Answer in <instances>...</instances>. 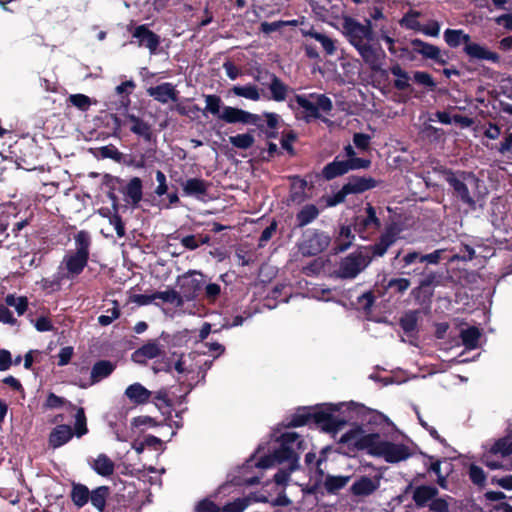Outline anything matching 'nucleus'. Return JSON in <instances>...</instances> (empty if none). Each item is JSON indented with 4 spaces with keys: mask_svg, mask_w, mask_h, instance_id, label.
Segmentation results:
<instances>
[{
    "mask_svg": "<svg viewBox=\"0 0 512 512\" xmlns=\"http://www.w3.org/2000/svg\"><path fill=\"white\" fill-rule=\"evenodd\" d=\"M418 314L419 312L417 310H413L405 313L400 318L399 325L404 333L410 334L417 330Z\"/></svg>",
    "mask_w": 512,
    "mask_h": 512,
    "instance_id": "de8ad7c7",
    "label": "nucleus"
},
{
    "mask_svg": "<svg viewBox=\"0 0 512 512\" xmlns=\"http://www.w3.org/2000/svg\"><path fill=\"white\" fill-rule=\"evenodd\" d=\"M229 142L238 149L246 150L253 146L255 138L250 133L237 134L235 136H230Z\"/></svg>",
    "mask_w": 512,
    "mask_h": 512,
    "instance_id": "603ef678",
    "label": "nucleus"
},
{
    "mask_svg": "<svg viewBox=\"0 0 512 512\" xmlns=\"http://www.w3.org/2000/svg\"><path fill=\"white\" fill-rule=\"evenodd\" d=\"M410 490H413L412 499L417 508H424L428 506L430 501L439 494L438 488L433 485L423 484L413 488L412 483H409L406 486L404 493L407 494Z\"/></svg>",
    "mask_w": 512,
    "mask_h": 512,
    "instance_id": "6ab92c4d",
    "label": "nucleus"
},
{
    "mask_svg": "<svg viewBox=\"0 0 512 512\" xmlns=\"http://www.w3.org/2000/svg\"><path fill=\"white\" fill-rule=\"evenodd\" d=\"M447 499H451L450 496L446 495L445 497H434L433 500L430 501L428 507L432 512H449V503Z\"/></svg>",
    "mask_w": 512,
    "mask_h": 512,
    "instance_id": "69168bd1",
    "label": "nucleus"
},
{
    "mask_svg": "<svg viewBox=\"0 0 512 512\" xmlns=\"http://www.w3.org/2000/svg\"><path fill=\"white\" fill-rule=\"evenodd\" d=\"M121 311L118 306V303L115 301L114 306L110 309L106 310V314L100 315L98 317V323L101 326H108L110 325L115 319H118L120 317Z\"/></svg>",
    "mask_w": 512,
    "mask_h": 512,
    "instance_id": "bf43d9fd",
    "label": "nucleus"
},
{
    "mask_svg": "<svg viewBox=\"0 0 512 512\" xmlns=\"http://www.w3.org/2000/svg\"><path fill=\"white\" fill-rule=\"evenodd\" d=\"M69 102L81 111H87L91 106V99L84 94L70 95Z\"/></svg>",
    "mask_w": 512,
    "mask_h": 512,
    "instance_id": "e2e57ef3",
    "label": "nucleus"
},
{
    "mask_svg": "<svg viewBox=\"0 0 512 512\" xmlns=\"http://www.w3.org/2000/svg\"><path fill=\"white\" fill-rule=\"evenodd\" d=\"M204 98L206 102L204 112H209L220 119L223 107L225 106L221 97L216 94H208L204 95Z\"/></svg>",
    "mask_w": 512,
    "mask_h": 512,
    "instance_id": "49530a36",
    "label": "nucleus"
},
{
    "mask_svg": "<svg viewBox=\"0 0 512 512\" xmlns=\"http://www.w3.org/2000/svg\"><path fill=\"white\" fill-rule=\"evenodd\" d=\"M397 232L393 226H389L380 235L378 241L372 245L363 247L364 252L369 253L371 261L376 257H382L388 249L396 242Z\"/></svg>",
    "mask_w": 512,
    "mask_h": 512,
    "instance_id": "f3484780",
    "label": "nucleus"
},
{
    "mask_svg": "<svg viewBox=\"0 0 512 512\" xmlns=\"http://www.w3.org/2000/svg\"><path fill=\"white\" fill-rule=\"evenodd\" d=\"M421 13L415 10H409L399 21L401 27L406 29L420 31L422 25L417 20L420 17Z\"/></svg>",
    "mask_w": 512,
    "mask_h": 512,
    "instance_id": "09e8293b",
    "label": "nucleus"
},
{
    "mask_svg": "<svg viewBox=\"0 0 512 512\" xmlns=\"http://www.w3.org/2000/svg\"><path fill=\"white\" fill-rule=\"evenodd\" d=\"M249 504V498H237L234 501L226 503L221 508V512H243Z\"/></svg>",
    "mask_w": 512,
    "mask_h": 512,
    "instance_id": "13d9d810",
    "label": "nucleus"
},
{
    "mask_svg": "<svg viewBox=\"0 0 512 512\" xmlns=\"http://www.w3.org/2000/svg\"><path fill=\"white\" fill-rule=\"evenodd\" d=\"M73 430L69 425H57L49 434V446L56 449L71 440L73 437Z\"/></svg>",
    "mask_w": 512,
    "mask_h": 512,
    "instance_id": "cd10ccee",
    "label": "nucleus"
},
{
    "mask_svg": "<svg viewBox=\"0 0 512 512\" xmlns=\"http://www.w3.org/2000/svg\"><path fill=\"white\" fill-rule=\"evenodd\" d=\"M147 94L154 98L161 104H166L168 101L176 102L178 100L179 92L175 89V86L170 82H164L157 86L149 87L146 90Z\"/></svg>",
    "mask_w": 512,
    "mask_h": 512,
    "instance_id": "412c9836",
    "label": "nucleus"
},
{
    "mask_svg": "<svg viewBox=\"0 0 512 512\" xmlns=\"http://www.w3.org/2000/svg\"><path fill=\"white\" fill-rule=\"evenodd\" d=\"M297 140V134L294 130H289L282 133L280 139L281 147L290 155L295 156L296 151L293 147V143Z\"/></svg>",
    "mask_w": 512,
    "mask_h": 512,
    "instance_id": "6e6d98bb",
    "label": "nucleus"
},
{
    "mask_svg": "<svg viewBox=\"0 0 512 512\" xmlns=\"http://www.w3.org/2000/svg\"><path fill=\"white\" fill-rule=\"evenodd\" d=\"M423 278L420 280L419 285L416 287V293L419 294L426 289H431L433 286L440 284L441 274L430 271L423 274Z\"/></svg>",
    "mask_w": 512,
    "mask_h": 512,
    "instance_id": "8fccbe9b",
    "label": "nucleus"
},
{
    "mask_svg": "<svg viewBox=\"0 0 512 512\" xmlns=\"http://www.w3.org/2000/svg\"><path fill=\"white\" fill-rule=\"evenodd\" d=\"M383 282H385V284H384L385 290L386 291L390 290L394 294H403L411 285L410 280L407 278H403V277L390 278L388 280L386 278H384Z\"/></svg>",
    "mask_w": 512,
    "mask_h": 512,
    "instance_id": "a18cd8bd",
    "label": "nucleus"
},
{
    "mask_svg": "<svg viewBox=\"0 0 512 512\" xmlns=\"http://www.w3.org/2000/svg\"><path fill=\"white\" fill-rule=\"evenodd\" d=\"M132 37L137 40L139 47L147 48L151 55L158 54L161 38L158 34L150 30L146 24L136 26L132 32Z\"/></svg>",
    "mask_w": 512,
    "mask_h": 512,
    "instance_id": "dca6fc26",
    "label": "nucleus"
},
{
    "mask_svg": "<svg viewBox=\"0 0 512 512\" xmlns=\"http://www.w3.org/2000/svg\"><path fill=\"white\" fill-rule=\"evenodd\" d=\"M301 33L303 37H309L319 42L327 55H333L336 52L335 41L328 35L316 31L312 25L309 28L301 29Z\"/></svg>",
    "mask_w": 512,
    "mask_h": 512,
    "instance_id": "bb28decb",
    "label": "nucleus"
},
{
    "mask_svg": "<svg viewBox=\"0 0 512 512\" xmlns=\"http://www.w3.org/2000/svg\"><path fill=\"white\" fill-rule=\"evenodd\" d=\"M156 153L155 147L149 146L140 149L138 146H135L133 152L129 155L128 164L138 169L145 168L148 163L155 162L157 159Z\"/></svg>",
    "mask_w": 512,
    "mask_h": 512,
    "instance_id": "4be33fe9",
    "label": "nucleus"
},
{
    "mask_svg": "<svg viewBox=\"0 0 512 512\" xmlns=\"http://www.w3.org/2000/svg\"><path fill=\"white\" fill-rule=\"evenodd\" d=\"M125 396L134 405H143L150 401L153 393L140 383H133L125 390Z\"/></svg>",
    "mask_w": 512,
    "mask_h": 512,
    "instance_id": "a878e982",
    "label": "nucleus"
},
{
    "mask_svg": "<svg viewBox=\"0 0 512 512\" xmlns=\"http://www.w3.org/2000/svg\"><path fill=\"white\" fill-rule=\"evenodd\" d=\"M75 435L80 438L83 435L88 433L87 423H86V416L83 408H79L75 415V426H74V432Z\"/></svg>",
    "mask_w": 512,
    "mask_h": 512,
    "instance_id": "4d7b16f0",
    "label": "nucleus"
},
{
    "mask_svg": "<svg viewBox=\"0 0 512 512\" xmlns=\"http://www.w3.org/2000/svg\"><path fill=\"white\" fill-rule=\"evenodd\" d=\"M235 96L243 97L252 101L260 100L259 89L256 85L233 86L230 90Z\"/></svg>",
    "mask_w": 512,
    "mask_h": 512,
    "instance_id": "c03bdc74",
    "label": "nucleus"
},
{
    "mask_svg": "<svg viewBox=\"0 0 512 512\" xmlns=\"http://www.w3.org/2000/svg\"><path fill=\"white\" fill-rule=\"evenodd\" d=\"M5 303L7 306L14 307L18 315H23L28 308V299L25 296L15 297L13 294H8Z\"/></svg>",
    "mask_w": 512,
    "mask_h": 512,
    "instance_id": "864d4df0",
    "label": "nucleus"
},
{
    "mask_svg": "<svg viewBox=\"0 0 512 512\" xmlns=\"http://www.w3.org/2000/svg\"><path fill=\"white\" fill-rule=\"evenodd\" d=\"M379 487V482L374 481L368 476H361L350 487V492L354 496H369Z\"/></svg>",
    "mask_w": 512,
    "mask_h": 512,
    "instance_id": "7c9ffc66",
    "label": "nucleus"
},
{
    "mask_svg": "<svg viewBox=\"0 0 512 512\" xmlns=\"http://www.w3.org/2000/svg\"><path fill=\"white\" fill-rule=\"evenodd\" d=\"M204 278V274L197 271H189L178 277L177 283L183 302L198 298L205 285Z\"/></svg>",
    "mask_w": 512,
    "mask_h": 512,
    "instance_id": "f8f14e48",
    "label": "nucleus"
},
{
    "mask_svg": "<svg viewBox=\"0 0 512 512\" xmlns=\"http://www.w3.org/2000/svg\"><path fill=\"white\" fill-rule=\"evenodd\" d=\"M469 478L473 484L483 487L486 483V474L484 470L476 464L469 467Z\"/></svg>",
    "mask_w": 512,
    "mask_h": 512,
    "instance_id": "680f3d73",
    "label": "nucleus"
},
{
    "mask_svg": "<svg viewBox=\"0 0 512 512\" xmlns=\"http://www.w3.org/2000/svg\"><path fill=\"white\" fill-rule=\"evenodd\" d=\"M89 501L98 512H115V507L109 508L107 501L111 495L109 486H98L90 491Z\"/></svg>",
    "mask_w": 512,
    "mask_h": 512,
    "instance_id": "5701e85b",
    "label": "nucleus"
},
{
    "mask_svg": "<svg viewBox=\"0 0 512 512\" xmlns=\"http://www.w3.org/2000/svg\"><path fill=\"white\" fill-rule=\"evenodd\" d=\"M352 226L361 239L370 240L381 229L382 223L376 208L371 203H366L363 213L353 218Z\"/></svg>",
    "mask_w": 512,
    "mask_h": 512,
    "instance_id": "9d476101",
    "label": "nucleus"
},
{
    "mask_svg": "<svg viewBox=\"0 0 512 512\" xmlns=\"http://www.w3.org/2000/svg\"><path fill=\"white\" fill-rule=\"evenodd\" d=\"M74 240H75V247H76L74 253L89 258L90 246H91L90 233L86 230H81L77 234H75Z\"/></svg>",
    "mask_w": 512,
    "mask_h": 512,
    "instance_id": "a19ab883",
    "label": "nucleus"
},
{
    "mask_svg": "<svg viewBox=\"0 0 512 512\" xmlns=\"http://www.w3.org/2000/svg\"><path fill=\"white\" fill-rule=\"evenodd\" d=\"M480 337L481 331L476 326H471L466 329H462L460 332L462 344L468 350H473L478 347Z\"/></svg>",
    "mask_w": 512,
    "mask_h": 512,
    "instance_id": "ea45409f",
    "label": "nucleus"
},
{
    "mask_svg": "<svg viewBox=\"0 0 512 512\" xmlns=\"http://www.w3.org/2000/svg\"><path fill=\"white\" fill-rule=\"evenodd\" d=\"M379 185V181L374 179L373 177L366 176H356L352 175L348 178L347 183H345L346 188L350 194H361L373 188H376Z\"/></svg>",
    "mask_w": 512,
    "mask_h": 512,
    "instance_id": "b1692460",
    "label": "nucleus"
},
{
    "mask_svg": "<svg viewBox=\"0 0 512 512\" xmlns=\"http://www.w3.org/2000/svg\"><path fill=\"white\" fill-rule=\"evenodd\" d=\"M109 118L112 121V136L114 137H120L121 128L128 127L133 134L145 142L150 143L154 138L152 126L135 114L126 111L122 118L116 114H110Z\"/></svg>",
    "mask_w": 512,
    "mask_h": 512,
    "instance_id": "0eeeda50",
    "label": "nucleus"
},
{
    "mask_svg": "<svg viewBox=\"0 0 512 512\" xmlns=\"http://www.w3.org/2000/svg\"><path fill=\"white\" fill-rule=\"evenodd\" d=\"M156 299H161L165 303L175 304L176 306H182L184 304L180 291L174 289H168L165 291L155 292Z\"/></svg>",
    "mask_w": 512,
    "mask_h": 512,
    "instance_id": "3c124183",
    "label": "nucleus"
},
{
    "mask_svg": "<svg viewBox=\"0 0 512 512\" xmlns=\"http://www.w3.org/2000/svg\"><path fill=\"white\" fill-rule=\"evenodd\" d=\"M116 369V363L110 360H98L92 366L90 373V380L88 383H81V388H87L88 386L94 385L101 380L109 377Z\"/></svg>",
    "mask_w": 512,
    "mask_h": 512,
    "instance_id": "aec40b11",
    "label": "nucleus"
},
{
    "mask_svg": "<svg viewBox=\"0 0 512 512\" xmlns=\"http://www.w3.org/2000/svg\"><path fill=\"white\" fill-rule=\"evenodd\" d=\"M492 454H501L503 457L512 454V441L505 438L497 440L490 449Z\"/></svg>",
    "mask_w": 512,
    "mask_h": 512,
    "instance_id": "052dcab7",
    "label": "nucleus"
},
{
    "mask_svg": "<svg viewBox=\"0 0 512 512\" xmlns=\"http://www.w3.org/2000/svg\"><path fill=\"white\" fill-rule=\"evenodd\" d=\"M220 120L229 124H252L257 126L259 130H262L263 127L262 119L258 114H253L243 109L231 106L223 107Z\"/></svg>",
    "mask_w": 512,
    "mask_h": 512,
    "instance_id": "4468645a",
    "label": "nucleus"
},
{
    "mask_svg": "<svg viewBox=\"0 0 512 512\" xmlns=\"http://www.w3.org/2000/svg\"><path fill=\"white\" fill-rule=\"evenodd\" d=\"M410 44L413 47V51L420 54L424 59L433 60L435 63L442 66L448 64V51H441L438 46L425 42L419 38L411 39Z\"/></svg>",
    "mask_w": 512,
    "mask_h": 512,
    "instance_id": "2eb2a0df",
    "label": "nucleus"
},
{
    "mask_svg": "<svg viewBox=\"0 0 512 512\" xmlns=\"http://www.w3.org/2000/svg\"><path fill=\"white\" fill-rule=\"evenodd\" d=\"M340 443L352 445L356 450H366L374 457H383L388 463H398L411 455L408 446L381 441L378 433L365 434L361 426L350 429L340 438Z\"/></svg>",
    "mask_w": 512,
    "mask_h": 512,
    "instance_id": "f03ea898",
    "label": "nucleus"
},
{
    "mask_svg": "<svg viewBox=\"0 0 512 512\" xmlns=\"http://www.w3.org/2000/svg\"><path fill=\"white\" fill-rule=\"evenodd\" d=\"M434 171L441 175L449 186V192L454 200L476 210L477 200L470 191L469 185L478 188L480 179L472 171L454 170L446 166L435 167Z\"/></svg>",
    "mask_w": 512,
    "mask_h": 512,
    "instance_id": "7ed1b4c3",
    "label": "nucleus"
},
{
    "mask_svg": "<svg viewBox=\"0 0 512 512\" xmlns=\"http://www.w3.org/2000/svg\"><path fill=\"white\" fill-rule=\"evenodd\" d=\"M136 84L133 80H127L122 82L120 85H118L115 88L116 93L119 95L120 100V106L123 107L125 110L128 109L131 100L130 95L132 94L133 90L135 89Z\"/></svg>",
    "mask_w": 512,
    "mask_h": 512,
    "instance_id": "79ce46f5",
    "label": "nucleus"
},
{
    "mask_svg": "<svg viewBox=\"0 0 512 512\" xmlns=\"http://www.w3.org/2000/svg\"><path fill=\"white\" fill-rule=\"evenodd\" d=\"M97 151V156H100L103 159H112L118 163L122 161L123 154L113 144L99 147L97 148Z\"/></svg>",
    "mask_w": 512,
    "mask_h": 512,
    "instance_id": "5fc2aeb1",
    "label": "nucleus"
},
{
    "mask_svg": "<svg viewBox=\"0 0 512 512\" xmlns=\"http://www.w3.org/2000/svg\"><path fill=\"white\" fill-rule=\"evenodd\" d=\"M355 240V234L353 230V226L351 225H341L339 227L338 234L335 237V247L334 250L336 252H344L353 244Z\"/></svg>",
    "mask_w": 512,
    "mask_h": 512,
    "instance_id": "2f4dec72",
    "label": "nucleus"
},
{
    "mask_svg": "<svg viewBox=\"0 0 512 512\" xmlns=\"http://www.w3.org/2000/svg\"><path fill=\"white\" fill-rule=\"evenodd\" d=\"M290 179L292 183L289 191V200L293 203L300 204L306 199L305 190L307 188V181L297 175L290 177Z\"/></svg>",
    "mask_w": 512,
    "mask_h": 512,
    "instance_id": "c9c22d12",
    "label": "nucleus"
},
{
    "mask_svg": "<svg viewBox=\"0 0 512 512\" xmlns=\"http://www.w3.org/2000/svg\"><path fill=\"white\" fill-rule=\"evenodd\" d=\"M280 446L273 451L277 464L287 462L290 466V471H295L299 468L300 454L294 449H303L305 445L304 440L296 432H285L279 437Z\"/></svg>",
    "mask_w": 512,
    "mask_h": 512,
    "instance_id": "6e6552de",
    "label": "nucleus"
},
{
    "mask_svg": "<svg viewBox=\"0 0 512 512\" xmlns=\"http://www.w3.org/2000/svg\"><path fill=\"white\" fill-rule=\"evenodd\" d=\"M347 173V164L345 160H339V157L337 156L332 162L326 164L322 168L320 176L325 181H331Z\"/></svg>",
    "mask_w": 512,
    "mask_h": 512,
    "instance_id": "c85d7f7f",
    "label": "nucleus"
},
{
    "mask_svg": "<svg viewBox=\"0 0 512 512\" xmlns=\"http://www.w3.org/2000/svg\"><path fill=\"white\" fill-rule=\"evenodd\" d=\"M311 98H316V103L311 102L304 95H295V102L299 107L303 108L305 111V119L308 122L309 118L318 119L320 118V110L325 113L331 112L333 109V104L331 99L325 94H316L311 93L309 95Z\"/></svg>",
    "mask_w": 512,
    "mask_h": 512,
    "instance_id": "ddd939ff",
    "label": "nucleus"
},
{
    "mask_svg": "<svg viewBox=\"0 0 512 512\" xmlns=\"http://www.w3.org/2000/svg\"><path fill=\"white\" fill-rule=\"evenodd\" d=\"M445 250L437 249L431 253L424 254L417 250H408L403 256L399 251L394 257V262L400 275L413 276L423 275L426 271L422 264L437 265L440 263Z\"/></svg>",
    "mask_w": 512,
    "mask_h": 512,
    "instance_id": "423d86ee",
    "label": "nucleus"
},
{
    "mask_svg": "<svg viewBox=\"0 0 512 512\" xmlns=\"http://www.w3.org/2000/svg\"><path fill=\"white\" fill-rule=\"evenodd\" d=\"M370 263L371 257H369V253L360 249L342 258L335 274L341 279H354Z\"/></svg>",
    "mask_w": 512,
    "mask_h": 512,
    "instance_id": "9b49d317",
    "label": "nucleus"
},
{
    "mask_svg": "<svg viewBox=\"0 0 512 512\" xmlns=\"http://www.w3.org/2000/svg\"><path fill=\"white\" fill-rule=\"evenodd\" d=\"M92 469L102 477H109L114 473V462L104 453L97 456L92 464Z\"/></svg>",
    "mask_w": 512,
    "mask_h": 512,
    "instance_id": "e433bc0d",
    "label": "nucleus"
},
{
    "mask_svg": "<svg viewBox=\"0 0 512 512\" xmlns=\"http://www.w3.org/2000/svg\"><path fill=\"white\" fill-rule=\"evenodd\" d=\"M319 208L315 204L304 205L296 214V227L303 228L318 218Z\"/></svg>",
    "mask_w": 512,
    "mask_h": 512,
    "instance_id": "f704fd0d",
    "label": "nucleus"
},
{
    "mask_svg": "<svg viewBox=\"0 0 512 512\" xmlns=\"http://www.w3.org/2000/svg\"><path fill=\"white\" fill-rule=\"evenodd\" d=\"M123 194L130 204L136 206L142 200L143 185L139 177H133L123 189Z\"/></svg>",
    "mask_w": 512,
    "mask_h": 512,
    "instance_id": "473e14b6",
    "label": "nucleus"
},
{
    "mask_svg": "<svg viewBox=\"0 0 512 512\" xmlns=\"http://www.w3.org/2000/svg\"><path fill=\"white\" fill-rule=\"evenodd\" d=\"M196 512H221L220 507L208 498L200 500L196 507Z\"/></svg>",
    "mask_w": 512,
    "mask_h": 512,
    "instance_id": "774afa93",
    "label": "nucleus"
},
{
    "mask_svg": "<svg viewBox=\"0 0 512 512\" xmlns=\"http://www.w3.org/2000/svg\"><path fill=\"white\" fill-rule=\"evenodd\" d=\"M265 77L268 78V88L271 92V99L276 102L285 101L289 92V86L285 84L276 74L265 70Z\"/></svg>",
    "mask_w": 512,
    "mask_h": 512,
    "instance_id": "393cba45",
    "label": "nucleus"
},
{
    "mask_svg": "<svg viewBox=\"0 0 512 512\" xmlns=\"http://www.w3.org/2000/svg\"><path fill=\"white\" fill-rule=\"evenodd\" d=\"M333 410L332 408L324 410L318 406L299 407L292 415L286 418L285 426L296 428L313 423L325 432L336 433L343 428L346 421L335 416L332 413Z\"/></svg>",
    "mask_w": 512,
    "mask_h": 512,
    "instance_id": "20e7f679",
    "label": "nucleus"
},
{
    "mask_svg": "<svg viewBox=\"0 0 512 512\" xmlns=\"http://www.w3.org/2000/svg\"><path fill=\"white\" fill-rule=\"evenodd\" d=\"M181 185L184 195L198 198L205 196L209 188V183L201 178H189Z\"/></svg>",
    "mask_w": 512,
    "mask_h": 512,
    "instance_id": "c756f323",
    "label": "nucleus"
},
{
    "mask_svg": "<svg viewBox=\"0 0 512 512\" xmlns=\"http://www.w3.org/2000/svg\"><path fill=\"white\" fill-rule=\"evenodd\" d=\"M90 496V490L86 485L81 483L72 484L70 497L75 506L78 508L84 507L89 502Z\"/></svg>",
    "mask_w": 512,
    "mask_h": 512,
    "instance_id": "58836bf2",
    "label": "nucleus"
},
{
    "mask_svg": "<svg viewBox=\"0 0 512 512\" xmlns=\"http://www.w3.org/2000/svg\"><path fill=\"white\" fill-rule=\"evenodd\" d=\"M443 37L450 48H457L463 44V52L470 60H487L492 63L500 62V55L498 53L489 50L479 43L472 42L471 36L462 29L448 28L444 31Z\"/></svg>",
    "mask_w": 512,
    "mask_h": 512,
    "instance_id": "39448f33",
    "label": "nucleus"
},
{
    "mask_svg": "<svg viewBox=\"0 0 512 512\" xmlns=\"http://www.w3.org/2000/svg\"><path fill=\"white\" fill-rule=\"evenodd\" d=\"M350 478V476L328 474L323 482L324 489L328 494H337L349 483Z\"/></svg>",
    "mask_w": 512,
    "mask_h": 512,
    "instance_id": "4c0bfd02",
    "label": "nucleus"
},
{
    "mask_svg": "<svg viewBox=\"0 0 512 512\" xmlns=\"http://www.w3.org/2000/svg\"><path fill=\"white\" fill-rule=\"evenodd\" d=\"M109 223L114 226L116 234L119 238H123L126 235L125 224L122 217L118 214L117 209L109 216Z\"/></svg>",
    "mask_w": 512,
    "mask_h": 512,
    "instance_id": "338daca9",
    "label": "nucleus"
},
{
    "mask_svg": "<svg viewBox=\"0 0 512 512\" xmlns=\"http://www.w3.org/2000/svg\"><path fill=\"white\" fill-rule=\"evenodd\" d=\"M390 72L398 77V79L394 80V87L399 91H405L411 88L409 84V75L408 73L402 69L400 64L396 63L395 65L390 67Z\"/></svg>",
    "mask_w": 512,
    "mask_h": 512,
    "instance_id": "37998d69",
    "label": "nucleus"
},
{
    "mask_svg": "<svg viewBox=\"0 0 512 512\" xmlns=\"http://www.w3.org/2000/svg\"><path fill=\"white\" fill-rule=\"evenodd\" d=\"M413 79L417 84L428 87L431 90H433L436 87V82L428 72L415 71L413 74Z\"/></svg>",
    "mask_w": 512,
    "mask_h": 512,
    "instance_id": "0e129e2a",
    "label": "nucleus"
},
{
    "mask_svg": "<svg viewBox=\"0 0 512 512\" xmlns=\"http://www.w3.org/2000/svg\"><path fill=\"white\" fill-rule=\"evenodd\" d=\"M343 28L349 43L357 50L370 70L387 76V71L382 68L386 53L380 44L372 43L375 38L372 21L365 19V24H362L348 17L343 22Z\"/></svg>",
    "mask_w": 512,
    "mask_h": 512,
    "instance_id": "f257e3e1",
    "label": "nucleus"
},
{
    "mask_svg": "<svg viewBox=\"0 0 512 512\" xmlns=\"http://www.w3.org/2000/svg\"><path fill=\"white\" fill-rule=\"evenodd\" d=\"M331 237L324 231L308 228L303 231L297 243L298 251L304 257L316 256L328 248Z\"/></svg>",
    "mask_w": 512,
    "mask_h": 512,
    "instance_id": "1a4fd4ad",
    "label": "nucleus"
},
{
    "mask_svg": "<svg viewBox=\"0 0 512 512\" xmlns=\"http://www.w3.org/2000/svg\"><path fill=\"white\" fill-rule=\"evenodd\" d=\"M89 258L76 254L70 253L65 255L61 265L59 266V270H65L62 272L66 280H73L78 277L85 267L87 266Z\"/></svg>",
    "mask_w": 512,
    "mask_h": 512,
    "instance_id": "a211bd4d",
    "label": "nucleus"
},
{
    "mask_svg": "<svg viewBox=\"0 0 512 512\" xmlns=\"http://www.w3.org/2000/svg\"><path fill=\"white\" fill-rule=\"evenodd\" d=\"M162 354V349L157 340H151L138 348L132 355L133 359L142 362L145 359H154Z\"/></svg>",
    "mask_w": 512,
    "mask_h": 512,
    "instance_id": "72a5a7b5",
    "label": "nucleus"
}]
</instances>
